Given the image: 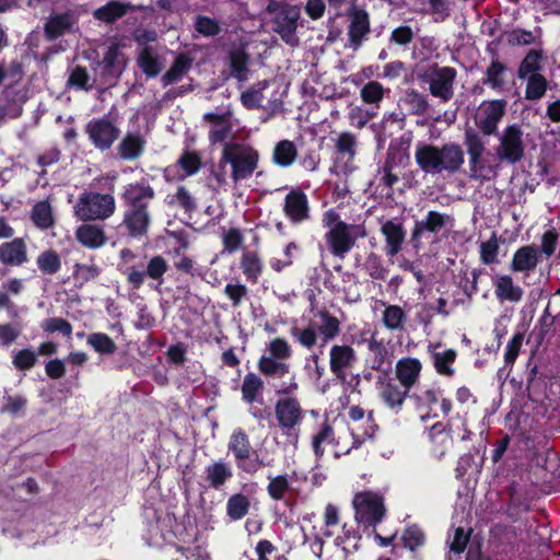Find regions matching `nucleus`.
<instances>
[{"label": "nucleus", "mask_w": 560, "mask_h": 560, "mask_svg": "<svg viewBox=\"0 0 560 560\" xmlns=\"http://www.w3.org/2000/svg\"><path fill=\"white\" fill-rule=\"evenodd\" d=\"M504 98L482 101L478 106L474 121L477 129L466 127L464 145L469 159V171L474 178H489L485 172L494 173L492 166L486 167L483 154L487 150L483 137L498 136L499 125L506 113Z\"/></svg>", "instance_id": "1"}, {"label": "nucleus", "mask_w": 560, "mask_h": 560, "mask_svg": "<svg viewBox=\"0 0 560 560\" xmlns=\"http://www.w3.org/2000/svg\"><path fill=\"white\" fill-rule=\"evenodd\" d=\"M154 198L153 187L144 179L124 187L120 196L124 207L120 225L126 230L128 236L141 238L148 234L151 224L150 205Z\"/></svg>", "instance_id": "2"}, {"label": "nucleus", "mask_w": 560, "mask_h": 560, "mask_svg": "<svg viewBox=\"0 0 560 560\" xmlns=\"http://www.w3.org/2000/svg\"><path fill=\"white\" fill-rule=\"evenodd\" d=\"M415 159L424 173L455 174L465 162V153L462 147L455 142L445 143L442 147L421 144L416 149Z\"/></svg>", "instance_id": "3"}, {"label": "nucleus", "mask_w": 560, "mask_h": 560, "mask_svg": "<svg viewBox=\"0 0 560 560\" xmlns=\"http://www.w3.org/2000/svg\"><path fill=\"white\" fill-rule=\"evenodd\" d=\"M299 389L294 377L276 393L279 397L275 404V418L278 428L289 440L298 442L300 427L305 418V411L300 400L292 396Z\"/></svg>", "instance_id": "4"}, {"label": "nucleus", "mask_w": 560, "mask_h": 560, "mask_svg": "<svg viewBox=\"0 0 560 560\" xmlns=\"http://www.w3.org/2000/svg\"><path fill=\"white\" fill-rule=\"evenodd\" d=\"M228 452L232 454L238 471L248 476H255L260 469L273 465V459L260 456L253 446L249 435L241 427L232 431L228 442Z\"/></svg>", "instance_id": "5"}, {"label": "nucleus", "mask_w": 560, "mask_h": 560, "mask_svg": "<svg viewBox=\"0 0 560 560\" xmlns=\"http://www.w3.org/2000/svg\"><path fill=\"white\" fill-rule=\"evenodd\" d=\"M224 162L231 166V179L237 184L249 178L258 167L259 152L244 143L225 142L223 145Z\"/></svg>", "instance_id": "6"}, {"label": "nucleus", "mask_w": 560, "mask_h": 560, "mask_svg": "<svg viewBox=\"0 0 560 560\" xmlns=\"http://www.w3.org/2000/svg\"><path fill=\"white\" fill-rule=\"evenodd\" d=\"M523 130L518 124L508 125L501 133L498 132V144L493 148L497 159L501 163L515 165L525 155Z\"/></svg>", "instance_id": "7"}, {"label": "nucleus", "mask_w": 560, "mask_h": 560, "mask_svg": "<svg viewBox=\"0 0 560 560\" xmlns=\"http://www.w3.org/2000/svg\"><path fill=\"white\" fill-rule=\"evenodd\" d=\"M115 208L113 195L90 191L80 196L74 212L83 221L104 220L115 212Z\"/></svg>", "instance_id": "8"}, {"label": "nucleus", "mask_w": 560, "mask_h": 560, "mask_svg": "<svg viewBox=\"0 0 560 560\" xmlns=\"http://www.w3.org/2000/svg\"><path fill=\"white\" fill-rule=\"evenodd\" d=\"M355 521L364 527H375L380 524L386 513L384 500L373 492H360L353 498Z\"/></svg>", "instance_id": "9"}, {"label": "nucleus", "mask_w": 560, "mask_h": 560, "mask_svg": "<svg viewBox=\"0 0 560 560\" xmlns=\"http://www.w3.org/2000/svg\"><path fill=\"white\" fill-rule=\"evenodd\" d=\"M91 143L101 151L112 148L119 138L120 130L108 117L93 118L85 126Z\"/></svg>", "instance_id": "10"}, {"label": "nucleus", "mask_w": 560, "mask_h": 560, "mask_svg": "<svg viewBox=\"0 0 560 560\" xmlns=\"http://www.w3.org/2000/svg\"><path fill=\"white\" fill-rule=\"evenodd\" d=\"M354 228L349 223H338L326 232L325 241L331 255L345 259L357 243V236L352 234Z\"/></svg>", "instance_id": "11"}, {"label": "nucleus", "mask_w": 560, "mask_h": 560, "mask_svg": "<svg viewBox=\"0 0 560 560\" xmlns=\"http://www.w3.org/2000/svg\"><path fill=\"white\" fill-rule=\"evenodd\" d=\"M453 221L451 215L439 211L430 210L425 218L417 220L411 231L410 242L415 248H420L422 238L427 234H439Z\"/></svg>", "instance_id": "12"}, {"label": "nucleus", "mask_w": 560, "mask_h": 560, "mask_svg": "<svg viewBox=\"0 0 560 560\" xmlns=\"http://www.w3.org/2000/svg\"><path fill=\"white\" fill-rule=\"evenodd\" d=\"M282 211L293 225L308 221L311 207L307 195L300 188L291 189L283 199Z\"/></svg>", "instance_id": "13"}, {"label": "nucleus", "mask_w": 560, "mask_h": 560, "mask_svg": "<svg viewBox=\"0 0 560 560\" xmlns=\"http://www.w3.org/2000/svg\"><path fill=\"white\" fill-rule=\"evenodd\" d=\"M167 269L168 265L166 259L161 255H155L149 259L144 271L138 270L136 267L131 266L127 268L125 275L131 288L138 290L143 285L145 277L158 281L159 284L163 283V277Z\"/></svg>", "instance_id": "14"}, {"label": "nucleus", "mask_w": 560, "mask_h": 560, "mask_svg": "<svg viewBox=\"0 0 560 560\" xmlns=\"http://www.w3.org/2000/svg\"><path fill=\"white\" fill-rule=\"evenodd\" d=\"M357 361V353L349 345H334L329 350V368L340 383L347 382L348 373Z\"/></svg>", "instance_id": "15"}, {"label": "nucleus", "mask_w": 560, "mask_h": 560, "mask_svg": "<svg viewBox=\"0 0 560 560\" xmlns=\"http://www.w3.org/2000/svg\"><path fill=\"white\" fill-rule=\"evenodd\" d=\"M378 383L380 397L384 405L395 412H399L411 389L393 377H387Z\"/></svg>", "instance_id": "16"}, {"label": "nucleus", "mask_w": 560, "mask_h": 560, "mask_svg": "<svg viewBox=\"0 0 560 560\" xmlns=\"http://www.w3.org/2000/svg\"><path fill=\"white\" fill-rule=\"evenodd\" d=\"M434 79L431 80L429 91L432 96L441 98L443 102H448L454 95V81L457 71L452 67H442L435 69L433 72Z\"/></svg>", "instance_id": "17"}, {"label": "nucleus", "mask_w": 560, "mask_h": 560, "mask_svg": "<svg viewBox=\"0 0 560 560\" xmlns=\"http://www.w3.org/2000/svg\"><path fill=\"white\" fill-rule=\"evenodd\" d=\"M27 261V245L22 237L0 244V262L3 266L21 267Z\"/></svg>", "instance_id": "18"}, {"label": "nucleus", "mask_w": 560, "mask_h": 560, "mask_svg": "<svg viewBox=\"0 0 560 560\" xmlns=\"http://www.w3.org/2000/svg\"><path fill=\"white\" fill-rule=\"evenodd\" d=\"M422 368V363L419 359L402 357L396 362L394 370L395 377L393 378L412 389V387L420 382Z\"/></svg>", "instance_id": "19"}, {"label": "nucleus", "mask_w": 560, "mask_h": 560, "mask_svg": "<svg viewBox=\"0 0 560 560\" xmlns=\"http://www.w3.org/2000/svg\"><path fill=\"white\" fill-rule=\"evenodd\" d=\"M441 347V342H430L428 345V353L430 354L435 372L439 375L452 377L455 375V369L453 368V364L457 359V351L452 348L444 351H439L438 349Z\"/></svg>", "instance_id": "20"}, {"label": "nucleus", "mask_w": 560, "mask_h": 560, "mask_svg": "<svg viewBox=\"0 0 560 560\" xmlns=\"http://www.w3.org/2000/svg\"><path fill=\"white\" fill-rule=\"evenodd\" d=\"M447 425L448 424H445L442 421H438L428 430L431 452L438 459H442L453 444L451 429H448Z\"/></svg>", "instance_id": "21"}, {"label": "nucleus", "mask_w": 560, "mask_h": 560, "mask_svg": "<svg viewBox=\"0 0 560 560\" xmlns=\"http://www.w3.org/2000/svg\"><path fill=\"white\" fill-rule=\"evenodd\" d=\"M539 264V249L536 245H524L517 248L510 262V270L513 272H530Z\"/></svg>", "instance_id": "22"}, {"label": "nucleus", "mask_w": 560, "mask_h": 560, "mask_svg": "<svg viewBox=\"0 0 560 560\" xmlns=\"http://www.w3.org/2000/svg\"><path fill=\"white\" fill-rule=\"evenodd\" d=\"M381 232L385 237V253L389 257H395L402 248L406 232L401 223L387 220L381 226Z\"/></svg>", "instance_id": "23"}, {"label": "nucleus", "mask_w": 560, "mask_h": 560, "mask_svg": "<svg viewBox=\"0 0 560 560\" xmlns=\"http://www.w3.org/2000/svg\"><path fill=\"white\" fill-rule=\"evenodd\" d=\"M370 31L369 13L362 9L354 10L348 30L350 46L354 49L359 48L362 45L365 35H368Z\"/></svg>", "instance_id": "24"}, {"label": "nucleus", "mask_w": 560, "mask_h": 560, "mask_svg": "<svg viewBox=\"0 0 560 560\" xmlns=\"http://www.w3.org/2000/svg\"><path fill=\"white\" fill-rule=\"evenodd\" d=\"M75 22L72 11L52 14L44 25V33L47 39L55 40L69 32Z\"/></svg>", "instance_id": "25"}, {"label": "nucleus", "mask_w": 560, "mask_h": 560, "mask_svg": "<svg viewBox=\"0 0 560 560\" xmlns=\"http://www.w3.org/2000/svg\"><path fill=\"white\" fill-rule=\"evenodd\" d=\"M494 294L500 302L518 303L523 299L524 290L514 283L510 275H500L493 281Z\"/></svg>", "instance_id": "26"}, {"label": "nucleus", "mask_w": 560, "mask_h": 560, "mask_svg": "<svg viewBox=\"0 0 560 560\" xmlns=\"http://www.w3.org/2000/svg\"><path fill=\"white\" fill-rule=\"evenodd\" d=\"M145 144L139 132H127L117 147V153L125 161H135L144 152Z\"/></svg>", "instance_id": "27"}, {"label": "nucleus", "mask_w": 560, "mask_h": 560, "mask_svg": "<svg viewBox=\"0 0 560 560\" xmlns=\"http://www.w3.org/2000/svg\"><path fill=\"white\" fill-rule=\"evenodd\" d=\"M75 238L82 246L91 249L104 246L107 241L104 229L90 223L82 224L77 229Z\"/></svg>", "instance_id": "28"}, {"label": "nucleus", "mask_w": 560, "mask_h": 560, "mask_svg": "<svg viewBox=\"0 0 560 560\" xmlns=\"http://www.w3.org/2000/svg\"><path fill=\"white\" fill-rule=\"evenodd\" d=\"M232 477V467L223 460H215L205 468V479L211 489L220 490Z\"/></svg>", "instance_id": "29"}, {"label": "nucleus", "mask_w": 560, "mask_h": 560, "mask_svg": "<svg viewBox=\"0 0 560 560\" xmlns=\"http://www.w3.org/2000/svg\"><path fill=\"white\" fill-rule=\"evenodd\" d=\"M132 10L133 5L131 3L109 0L106 4L94 10L93 18L100 22L112 24Z\"/></svg>", "instance_id": "30"}, {"label": "nucleus", "mask_w": 560, "mask_h": 560, "mask_svg": "<svg viewBox=\"0 0 560 560\" xmlns=\"http://www.w3.org/2000/svg\"><path fill=\"white\" fill-rule=\"evenodd\" d=\"M339 439L336 438L332 424L326 419L320 423L317 432L312 438V448L317 458L325 454L324 445H334L338 447Z\"/></svg>", "instance_id": "31"}, {"label": "nucleus", "mask_w": 560, "mask_h": 560, "mask_svg": "<svg viewBox=\"0 0 560 560\" xmlns=\"http://www.w3.org/2000/svg\"><path fill=\"white\" fill-rule=\"evenodd\" d=\"M299 12L294 9L281 10L275 19V31L281 38L289 43L298 28Z\"/></svg>", "instance_id": "32"}, {"label": "nucleus", "mask_w": 560, "mask_h": 560, "mask_svg": "<svg viewBox=\"0 0 560 560\" xmlns=\"http://www.w3.org/2000/svg\"><path fill=\"white\" fill-rule=\"evenodd\" d=\"M194 59L186 52L178 54L171 68L163 74V86H168L179 80L191 69Z\"/></svg>", "instance_id": "33"}, {"label": "nucleus", "mask_w": 560, "mask_h": 560, "mask_svg": "<svg viewBox=\"0 0 560 560\" xmlns=\"http://www.w3.org/2000/svg\"><path fill=\"white\" fill-rule=\"evenodd\" d=\"M240 268L246 280L252 284H256L262 273L264 262L257 252L247 250L241 257Z\"/></svg>", "instance_id": "34"}, {"label": "nucleus", "mask_w": 560, "mask_h": 560, "mask_svg": "<svg viewBox=\"0 0 560 560\" xmlns=\"http://www.w3.org/2000/svg\"><path fill=\"white\" fill-rule=\"evenodd\" d=\"M408 149L409 143L404 141L402 139L392 140L388 145L385 162L383 165L392 168L399 166L405 167L410 161Z\"/></svg>", "instance_id": "35"}, {"label": "nucleus", "mask_w": 560, "mask_h": 560, "mask_svg": "<svg viewBox=\"0 0 560 560\" xmlns=\"http://www.w3.org/2000/svg\"><path fill=\"white\" fill-rule=\"evenodd\" d=\"M31 220L42 231L52 229L56 224V219L50 202L48 200L36 202L31 210Z\"/></svg>", "instance_id": "36"}, {"label": "nucleus", "mask_w": 560, "mask_h": 560, "mask_svg": "<svg viewBox=\"0 0 560 560\" xmlns=\"http://www.w3.org/2000/svg\"><path fill=\"white\" fill-rule=\"evenodd\" d=\"M317 317L320 319L317 330L325 345L340 334V320L326 308L319 310Z\"/></svg>", "instance_id": "37"}, {"label": "nucleus", "mask_w": 560, "mask_h": 560, "mask_svg": "<svg viewBox=\"0 0 560 560\" xmlns=\"http://www.w3.org/2000/svg\"><path fill=\"white\" fill-rule=\"evenodd\" d=\"M544 51L541 49H530L523 60L521 61L517 69V77L521 80H525L529 75L540 74L542 69Z\"/></svg>", "instance_id": "38"}, {"label": "nucleus", "mask_w": 560, "mask_h": 560, "mask_svg": "<svg viewBox=\"0 0 560 560\" xmlns=\"http://www.w3.org/2000/svg\"><path fill=\"white\" fill-rule=\"evenodd\" d=\"M257 368L265 377L282 378L290 372V364L283 360L261 355Z\"/></svg>", "instance_id": "39"}, {"label": "nucleus", "mask_w": 560, "mask_h": 560, "mask_svg": "<svg viewBox=\"0 0 560 560\" xmlns=\"http://www.w3.org/2000/svg\"><path fill=\"white\" fill-rule=\"evenodd\" d=\"M267 493L273 501H284L287 506L292 503L285 498V494L291 490V483L287 474L268 476Z\"/></svg>", "instance_id": "40"}, {"label": "nucleus", "mask_w": 560, "mask_h": 560, "mask_svg": "<svg viewBox=\"0 0 560 560\" xmlns=\"http://www.w3.org/2000/svg\"><path fill=\"white\" fill-rule=\"evenodd\" d=\"M137 65L147 75V78H155L162 70L160 57L150 46H144L137 58Z\"/></svg>", "instance_id": "41"}, {"label": "nucleus", "mask_w": 560, "mask_h": 560, "mask_svg": "<svg viewBox=\"0 0 560 560\" xmlns=\"http://www.w3.org/2000/svg\"><path fill=\"white\" fill-rule=\"evenodd\" d=\"M384 311L382 313V323L386 329L390 331H400L405 328L407 322V314L401 306L396 304L384 303Z\"/></svg>", "instance_id": "42"}, {"label": "nucleus", "mask_w": 560, "mask_h": 560, "mask_svg": "<svg viewBox=\"0 0 560 560\" xmlns=\"http://www.w3.org/2000/svg\"><path fill=\"white\" fill-rule=\"evenodd\" d=\"M508 66L499 59H492L488 66L485 78L481 79L483 85L490 86L492 90H501L505 85L504 75Z\"/></svg>", "instance_id": "43"}, {"label": "nucleus", "mask_w": 560, "mask_h": 560, "mask_svg": "<svg viewBox=\"0 0 560 560\" xmlns=\"http://www.w3.org/2000/svg\"><path fill=\"white\" fill-rule=\"evenodd\" d=\"M298 156V149L293 141H279L272 152V162L281 167H288L294 163Z\"/></svg>", "instance_id": "44"}, {"label": "nucleus", "mask_w": 560, "mask_h": 560, "mask_svg": "<svg viewBox=\"0 0 560 560\" xmlns=\"http://www.w3.org/2000/svg\"><path fill=\"white\" fill-rule=\"evenodd\" d=\"M264 392V382L255 373L249 372L244 376L241 386L242 399L247 404H253L261 398Z\"/></svg>", "instance_id": "45"}, {"label": "nucleus", "mask_w": 560, "mask_h": 560, "mask_svg": "<svg viewBox=\"0 0 560 560\" xmlns=\"http://www.w3.org/2000/svg\"><path fill=\"white\" fill-rule=\"evenodd\" d=\"M36 265L43 275L52 276L61 269V257L55 249H45L37 256Z\"/></svg>", "instance_id": "46"}, {"label": "nucleus", "mask_w": 560, "mask_h": 560, "mask_svg": "<svg viewBox=\"0 0 560 560\" xmlns=\"http://www.w3.org/2000/svg\"><path fill=\"white\" fill-rule=\"evenodd\" d=\"M250 502L243 493L232 494L226 502V515L232 521L242 520L249 511Z\"/></svg>", "instance_id": "47"}, {"label": "nucleus", "mask_w": 560, "mask_h": 560, "mask_svg": "<svg viewBox=\"0 0 560 560\" xmlns=\"http://www.w3.org/2000/svg\"><path fill=\"white\" fill-rule=\"evenodd\" d=\"M231 74L238 81H245L248 73L249 57L243 49L232 50L229 55Z\"/></svg>", "instance_id": "48"}, {"label": "nucleus", "mask_w": 560, "mask_h": 560, "mask_svg": "<svg viewBox=\"0 0 560 560\" xmlns=\"http://www.w3.org/2000/svg\"><path fill=\"white\" fill-rule=\"evenodd\" d=\"M389 90H386L378 81H369L365 83L360 90V96L364 104L376 105L384 100L385 93Z\"/></svg>", "instance_id": "49"}, {"label": "nucleus", "mask_w": 560, "mask_h": 560, "mask_svg": "<svg viewBox=\"0 0 560 560\" xmlns=\"http://www.w3.org/2000/svg\"><path fill=\"white\" fill-rule=\"evenodd\" d=\"M100 275L101 269L94 264L85 265L75 262L73 266L72 277L77 288H82L88 282L95 280Z\"/></svg>", "instance_id": "50"}, {"label": "nucleus", "mask_w": 560, "mask_h": 560, "mask_svg": "<svg viewBox=\"0 0 560 560\" xmlns=\"http://www.w3.org/2000/svg\"><path fill=\"white\" fill-rule=\"evenodd\" d=\"M194 30L203 37H214L222 32L221 24L218 20L201 14L195 16Z\"/></svg>", "instance_id": "51"}, {"label": "nucleus", "mask_w": 560, "mask_h": 560, "mask_svg": "<svg viewBox=\"0 0 560 560\" xmlns=\"http://www.w3.org/2000/svg\"><path fill=\"white\" fill-rule=\"evenodd\" d=\"M290 336L295 342L306 349H312L318 339L316 328L312 324L306 327L292 326L290 328Z\"/></svg>", "instance_id": "52"}, {"label": "nucleus", "mask_w": 560, "mask_h": 560, "mask_svg": "<svg viewBox=\"0 0 560 560\" xmlns=\"http://www.w3.org/2000/svg\"><path fill=\"white\" fill-rule=\"evenodd\" d=\"M541 33L540 27H536L535 32L524 28H514L508 35V42L512 46H528L536 44Z\"/></svg>", "instance_id": "53"}, {"label": "nucleus", "mask_w": 560, "mask_h": 560, "mask_svg": "<svg viewBox=\"0 0 560 560\" xmlns=\"http://www.w3.org/2000/svg\"><path fill=\"white\" fill-rule=\"evenodd\" d=\"M376 429H377V424L375 423L372 413H370L366 419V427L363 429L362 432H359V428L350 430V434L352 436V444L349 448H347L345 451V453L348 454L352 448L357 450V448L361 447L362 444L368 439H373L375 435Z\"/></svg>", "instance_id": "54"}, {"label": "nucleus", "mask_w": 560, "mask_h": 560, "mask_svg": "<svg viewBox=\"0 0 560 560\" xmlns=\"http://www.w3.org/2000/svg\"><path fill=\"white\" fill-rule=\"evenodd\" d=\"M526 79L525 98L528 101L541 98L547 91V79L542 74L529 75Z\"/></svg>", "instance_id": "55"}, {"label": "nucleus", "mask_w": 560, "mask_h": 560, "mask_svg": "<svg viewBox=\"0 0 560 560\" xmlns=\"http://www.w3.org/2000/svg\"><path fill=\"white\" fill-rule=\"evenodd\" d=\"M368 348L373 354L371 368L375 371H381L386 363H389V351L383 341L371 338L368 342Z\"/></svg>", "instance_id": "56"}, {"label": "nucleus", "mask_w": 560, "mask_h": 560, "mask_svg": "<svg viewBox=\"0 0 560 560\" xmlns=\"http://www.w3.org/2000/svg\"><path fill=\"white\" fill-rule=\"evenodd\" d=\"M37 362V353L32 348H24L13 352L12 364L19 371H30Z\"/></svg>", "instance_id": "57"}, {"label": "nucleus", "mask_w": 560, "mask_h": 560, "mask_svg": "<svg viewBox=\"0 0 560 560\" xmlns=\"http://www.w3.org/2000/svg\"><path fill=\"white\" fill-rule=\"evenodd\" d=\"M88 343L101 354H113L117 350L114 340L105 332L91 334Z\"/></svg>", "instance_id": "58"}, {"label": "nucleus", "mask_w": 560, "mask_h": 560, "mask_svg": "<svg viewBox=\"0 0 560 560\" xmlns=\"http://www.w3.org/2000/svg\"><path fill=\"white\" fill-rule=\"evenodd\" d=\"M40 328L48 334L59 332L65 337H71L72 325L65 318L61 317H48L42 320Z\"/></svg>", "instance_id": "59"}, {"label": "nucleus", "mask_w": 560, "mask_h": 560, "mask_svg": "<svg viewBox=\"0 0 560 560\" xmlns=\"http://www.w3.org/2000/svg\"><path fill=\"white\" fill-rule=\"evenodd\" d=\"M120 52L117 47H109L105 52L100 66L104 75L108 74L118 78L122 69L118 67V58Z\"/></svg>", "instance_id": "60"}, {"label": "nucleus", "mask_w": 560, "mask_h": 560, "mask_svg": "<svg viewBox=\"0 0 560 560\" xmlns=\"http://www.w3.org/2000/svg\"><path fill=\"white\" fill-rule=\"evenodd\" d=\"M67 85L77 90L90 91L93 88V83H90V74L86 68L82 66H75L67 80Z\"/></svg>", "instance_id": "61"}, {"label": "nucleus", "mask_w": 560, "mask_h": 560, "mask_svg": "<svg viewBox=\"0 0 560 560\" xmlns=\"http://www.w3.org/2000/svg\"><path fill=\"white\" fill-rule=\"evenodd\" d=\"M400 539L405 548L415 551L424 544L425 537L420 527L412 525L402 532Z\"/></svg>", "instance_id": "62"}, {"label": "nucleus", "mask_w": 560, "mask_h": 560, "mask_svg": "<svg viewBox=\"0 0 560 560\" xmlns=\"http://www.w3.org/2000/svg\"><path fill=\"white\" fill-rule=\"evenodd\" d=\"M499 242L493 232L490 240L480 243V260L483 265H492L498 262Z\"/></svg>", "instance_id": "63"}, {"label": "nucleus", "mask_w": 560, "mask_h": 560, "mask_svg": "<svg viewBox=\"0 0 560 560\" xmlns=\"http://www.w3.org/2000/svg\"><path fill=\"white\" fill-rule=\"evenodd\" d=\"M201 159L196 151H184L177 160V165L185 172V176H191L198 173L201 167Z\"/></svg>", "instance_id": "64"}]
</instances>
